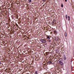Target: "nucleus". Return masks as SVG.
Instances as JSON below:
<instances>
[{
    "mask_svg": "<svg viewBox=\"0 0 74 74\" xmlns=\"http://www.w3.org/2000/svg\"><path fill=\"white\" fill-rule=\"evenodd\" d=\"M47 38L48 39L49 38L50 39V37H49V36H47Z\"/></svg>",
    "mask_w": 74,
    "mask_h": 74,
    "instance_id": "9d476101",
    "label": "nucleus"
},
{
    "mask_svg": "<svg viewBox=\"0 0 74 74\" xmlns=\"http://www.w3.org/2000/svg\"><path fill=\"white\" fill-rule=\"evenodd\" d=\"M54 33H57V31H54Z\"/></svg>",
    "mask_w": 74,
    "mask_h": 74,
    "instance_id": "f8f14e48",
    "label": "nucleus"
},
{
    "mask_svg": "<svg viewBox=\"0 0 74 74\" xmlns=\"http://www.w3.org/2000/svg\"><path fill=\"white\" fill-rule=\"evenodd\" d=\"M47 41L49 42H50L51 41V39H50L49 38L47 39Z\"/></svg>",
    "mask_w": 74,
    "mask_h": 74,
    "instance_id": "6e6552de",
    "label": "nucleus"
},
{
    "mask_svg": "<svg viewBox=\"0 0 74 74\" xmlns=\"http://www.w3.org/2000/svg\"><path fill=\"white\" fill-rule=\"evenodd\" d=\"M58 10H60V9H58Z\"/></svg>",
    "mask_w": 74,
    "mask_h": 74,
    "instance_id": "6ab92c4d",
    "label": "nucleus"
},
{
    "mask_svg": "<svg viewBox=\"0 0 74 74\" xmlns=\"http://www.w3.org/2000/svg\"><path fill=\"white\" fill-rule=\"evenodd\" d=\"M68 17L69 18L68 20L69 21H70V16H68Z\"/></svg>",
    "mask_w": 74,
    "mask_h": 74,
    "instance_id": "2eb2a0df",
    "label": "nucleus"
},
{
    "mask_svg": "<svg viewBox=\"0 0 74 74\" xmlns=\"http://www.w3.org/2000/svg\"><path fill=\"white\" fill-rule=\"evenodd\" d=\"M65 55H64V60H66V57L65 56Z\"/></svg>",
    "mask_w": 74,
    "mask_h": 74,
    "instance_id": "20e7f679",
    "label": "nucleus"
},
{
    "mask_svg": "<svg viewBox=\"0 0 74 74\" xmlns=\"http://www.w3.org/2000/svg\"><path fill=\"white\" fill-rule=\"evenodd\" d=\"M40 41L41 42V44H42V43H44V42H46L47 41L46 40V39H42L40 40Z\"/></svg>",
    "mask_w": 74,
    "mask_h": 74,
    "instance_id": "f257e3e1",
    "label": "nucleus"
},
{
    "mask_svg": "<svg viewBox=\"0 0 74 74\" xmlns=\"http://www.w3.org/2000/svg\"><path fill=\"white\" fill-rule=\"evenodd\" d=\"M0 64H1V63L0 62Z\"/></svg>",
    "mask_w": 74,
    "mask_h": 74,
    "instance_id": "aec40b11",
    "label": "nucleus"
},
{
    "mask_svg": "<svg viewBox=\"0 0 74 74\" xmlns=\"http://www.w3.org/2000/svg\"><path fill=\"white\" fill-rule=\"evenodd\" d=\"M61 7H63V5L62 3Z\"/></svg>",
    "mask_w": 74,
    "mask_h": 74,
    "instance_id": "4468645a",
    "label": "nucleus"
},
{
    "mask_svg": "<svg viewBox=\"0 0 74 74\" xmlns=\"http://www.w3.org/2000/svg\"><path fill=\"white\" fill-rule=\"evenodd\" d=\"M44 45H47V43L46 42H45L44 43H43Z\"/></svg>",
    "mask_w": 74,
    "mask_h": 74,
    "instance_id": "0eeeda50",
    "label": "nucleus"
},
{
    "mask_svg": "<svg viewBox=\"0 0 74 74\" xmlns=\"http://www.w3.org/2000/svg\"><path fill=\"white\" fill-rule=\"evenodd\" d=\"M71 62H72V61H71Z\"/></svg>",
    "mask_w": 74,
    "mask_h": 74,
    "instance_id": "4be33fe9",
    "label": "nucleus"
},
{
    "mask_svg": "<svg viewBox=\"0 0 74 74\" xmlns=\"http://www.w3.org/2000/svg\"><path fill=\"white\" fill-rule=\"evenodd\" d=\"M35 74H37V71H36Z\"/></svg>",
    "mask_w": 74,
    "mask_h": 74,
    "instance_id": "dca6fc26",
    "label": "nucleus"
},
{
    "mask_svg": "<svg viewBox=\"0 0 74 74\" xmlns=\"http://www.w3.org/2000/svg\"><path fill=\"white\" fill-rule=\"evenodd\" d=\"M65 17H66V19H67V18H68L67 15L66 14V15Z\"/></svg>",
    "mask_w": 74,
    "mask_h": 74,
    "instance_id": "9b49d317",
    "label": "nucleus"
},
{
    "mask_svg": "<svg viewBox=\"0 0 74 74\" xmlns=\"http://www.w3.org/2000/svg\"><path fill=\"white\" fill-rule=\"evenodd\" d=\"M55 38V40H59V38H58V37H56V38Z\"/></svg>",
    "mask_w": 74,
    "mask_h": 74,
    "instance_id": "1a4fd4ad",
    "label": "nucleus"
},
{
    "mask_svg": "<svg viewBox=\"0 0 74 74\" xmlns=\"http://www.w3.org/2000/svg\"><path fill=\"white\" fill-rule=\"evenodd\" d=\"M64 35H65V37H67V34L66 32H65V34H64Z\"/></svg>",
    "mask_w": 74,
    "mask_h": 74,
    "instance_id": "423d86ee",
    "label": "nucleus"
},
{
    "mask_svg": "<svg viewBox=\"0 0 74 74\" xmlns=\"http://www.w3.org/2000/svg\"><path fill=\"white\" fill-rule=\"evenodd\" d=\"M65 2H67V0H65Z\"/></svg>",
    "mask_w": 74,
    "mask_h": 74,
    "instance_id": "a211bd4d",
    "label": "nucleus"
},
{
    "mask_svg": "<svg viewBox=\"0 0 74 74\" xmlns=\"http://www.w3.org/2000/svg\"><path fill=\"white\" fill-rule=\"evenodd\" d=\"M47 63L49 64H52V62L50 61H49L48 62H47Z\"/></svg>",
    "mask_w": 74,
    "mask_h": 74,
    "instance_id": "7ed1b4c3",
    "label": "nucleus"
},
{
    "mask_svg": "<svg viewBox=\"0 0 74 74\" xmlns=\"http://www.w3.org/2000/svg\"><path fill=\"white\" fill-rule=\"evenodd\" d=\"M56 23V20L54 19L53 20V21L52 22V24L55 23Z\"/></svg>",
    "mask_w": 74,
    "mask_h": 74,
    "instance_id": "39448f33",
    "label": "nucleus"
},
{
    "mask_svg": "<svg viewBox=\"0 0 74 74\" xmlns=\"http://www.w3.org/2000/svg\"><path fill=\"white\" fill-rule=\"evenodd\" d=\"M59 61L60 64L62 65H63V62L62 61V60H59Z\"/></svg>",
    "mask_w": 74,
    "mask_h": 74,
    "instance_id": "f03ea898",
    "label": "nucleus"
},
{
    "mask_svg": "<svg viewBox=\"0 0 74 74\" xmlns=\"http://www.w3.org/2000/svg\"><path fill=\"white\" fill-rule=\"evenodd\" d=\"M58 23H59V22H58Z\"/></svg>",
    "mask_w": 74,
    "mask_h": 74,
    "instance_id": "412c9836",
    "label": "nucleus"
},
{
    "mask_svg": "<svg viewBox=\"0 0 74 74\" xmlns=\"http://www.w3.org/2000/svg\"><path fill=\"white\" fill-rule=\"evenodd\" d=\"M46 0H42V1H46Z\"/></svg>",
    "mask_w": 74,
    "mask_h": 74,
    "instance_id": "f3484780",
    "label": "nucleus"
},
{
    "mask_svg": "<svg viewBox=\"0 0 74 74\" xmlns=\"http://www.w3.org/2000/svg\"><path fill=\"white\" fill-rule=\"evenodd\" d=\"M29 1V2H28V3H31V2L32 1V0H28V1Z\"/></svg>",
    "mask_w": 74,
    "mask_h": 74,
    "instance_id": "ddd939ff",
    "label": "nucleus"
}]
</instances>
